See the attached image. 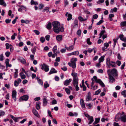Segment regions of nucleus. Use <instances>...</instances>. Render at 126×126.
<instances>
[{"instance_id":"nucleus-1","label":"nucleus","mask_w":126,"mask_h":126,"mask_svg":"<svg viewBox=\"0 0 126 126\" xmlns=\"http://www.w3.org/2000/svg\"><path fill=\"white\" fill-rule=\"evenodd\" d=\"M54 31L57 33L60 32H63L64 28L63 26L60 25L59 22L57 21H54L52 23Z\"/></svg>"},{"instance_id":"nucleus-2","label":"nucleus","mask_w":126,"mask_h":126,"mask_svg":"<svg viewBox=\"0 0 126 126\" xmlns=\"http://www.w3.org/2000/svg\"><path fill=\"white\" fill-rule=\"evenodd\" d=\"M77 59L76 58H72L71 61V63H69L68 65L70 67H72L73 68H75L76 67V62Z\"/></svg>"},{"instance_id":"nucleus-3","label":"nucleus","mask_w":126,"mask_h":126,"mask_svg":"<svg viewBox=\"0 0 126 126\" xmlns=\"http://www.w3.org/2000/svg\"><path fill=\"white\" fill-rule=\"evenodd\" d=\"M93 79L94 80L95 82L97 83H99L102 87H105V85L103 82L100 79H97L96 76L93 77Z\"/></svg>"},{"instance_id":"nucleus-4","label":"nucleus","mask_w":126,"mask_h":126,"mask_svg":"<svg viewBox=\"0 0 126 126\" xmlns=\"http://www.w3.org/2000/svg\"><path fill=\"white\" fill-rule=\"evenodd\" d=\"M123 112H119L117 114L115 117V120L116 122H118L121 120Z\"/></svg>"},{"instance_id":"nucleus-5","label":"nucleus","mask_w":126,"mask_h":126,"mask_svg":"<svg viewBox=\"0 0 126 126\" xmlns=\"http://www.w3.org/2000/svg\"><path fill=\"white\" fill-rule=\"evenodd\" d=\"M110 71L109 70L108 71V74L109 76V82L111 83H112L115 81V79L111 75V74L108 72V71Z\"/></svg>"},{"instance_id":"nucleus-6","label":"nucleus","mask_w":126,"mask_h":126,"mask_svg":"<svg viewBox=\"0 0 126 126\" xmlns=\"http://www.w3.org/2000/svg\"><path fill=\"white\" fill-rule=\"evenodd\" d=\"M49 66L46 64L44 63L43 64L41 68V69L44 70L45 72H47L49 70Z\"/></svg>"},{"instance_id":"nucleus-7","label":"nucleus","mask_w":126,"mask_h":126,"mask_svg":"<svg viewBox=\"0 0 126 126\" xmlns=\"http://www.w3.org/2000/svg\"><path fill=\"white\" fill-rule=\"evenodd\" d=\"M16 91L15 90H13L12 94V97L15 101H16Z\"/></svg>"},{"instance_id":"nucleus-8","label":"nucleus","mask_w":126,"mask_h":126,"mask_svg":"<svg viewBox=\"0 0 126 126\" xmlns=\"http://www.w3.org/2000/svg\"><path fill=\"white\" fill-rule=\"evenodd\" d=\"M110 74L112 75H114L116 76H118V74L117 73V71L116 69L115 68L112 69L110 71Z\"/></svg>"},{"instance_id":"nucleus-9","label":"nucleus","mask_w":126,"mask_h":126,"mask_svg":"<svg viewBox=\"0 0 126 126\" xmlns=\"http://www.w3.org/2000/svg\"><path fill=\"white\" fill-rule=\"evenodd\" d=\"M122 116L121 120L122 122H126V115L124 112H123L122 114Z\"/></svg>"},{"instance_id":"nucleus-10","label":"nucleus","mask_w":126,"mask_h":126,"mask_svg":"<svg viewBox=\"0 0 126 126\" xmlns=\"http://www.w3.org/2000/svg\"><path fill=\"white\" fill-rule=\"evenodd\" d=\"M32 111L33 114L36 117L38 118L40 117V116L38 114L37 111L36 110L32 109Z\"/></svg>"},{"instance_id":"nucleus-11","label":"nucleus","mask_w":126,"mask_h":126,"mask_svg":"<svg viewBox=\"0 0 126 126\" xmlns=\"http://www.w3.org/2000/svg\"><path fill=\"white\" fill-rule=\"evenodd\" d=\"M92 99L91 96V93L90 92L88 93V95L86 96V101H89L92 100Z\"/></svg>"},{"instance_id":"nucleus-12","label":"nucleus","mask_w":126,"mask_h":126,"mask_svg":"<svg viewBox=\"0 0 126 126\" xmlns=\"http://www.w3.org/2000/svg\"><path fill=\"white\" fill-rule=\"evenodd\" d=\"M78 78L73 79V85L78 84Z\"/></svg>"},{"instance_id":"nucleus-13","label":"nucleus","mask_w":126,"mask_h":126,"mask_svg":"<svg viewBox=\"0 0 126 126\" xmlns=\"http://www.w3.org/2000/svg\"><path fill=\"white\" fill-rule=\"evenodd\" d=\"M67 15L68 17L67 20L68 21H69L72 19V15L70 14H69L68 12H66L65 14V16H67Z\"/></svg>"},{"instance_id":"nucleus-14","label":"nucleus","mask_w":126,"mask_h":126,"mask_svg":"<svg viewBox=\"0 0 126 126\" xmlns=\"http://www.w3.org/2000/svg\"><path fill=\"white\" fill-rule=\"evenodd\" d=\"M72 81V79H69V80L67 79L64 82V84L66 86L68 85L70 82Z\"/></svg>"},{"instance_id":"nucleus-15","label":"nucleus","mask_w":126,"mask_h":126,"mask_svg":"<svg viewBox=\"0 0 126 126\" xmlns=\"http://www.w3.org/2000/svg\"><path fill=\"white\" fill-rule=\"evenodd\" d=\"M63 36L61 35H58L56 36V40L59 41H61L62 40Z\"/></svg>"},{"instance_id":"nucleus-16","label":"nucleus","mask_w":126,"mask_h":126,"mask_svg":"<svg viewBox=\"0 0 126 126\" xmlns=\"http://www.w3.org/2000/svg\"><path fill=\"white\" fill-rule=\"evenodd\" d=\"M29 98V97L26 95H25L20 98V99H21L23 100L27 101Z\"/></svg>"},{"instance_id":"nucleus-17","label":"nucleus","mask_w":126,"mask_h":126,"mask_svg":"<svg viewBox=\"0 0 126 126\" xmlns=\"http://www.w3.org/2000/svg\"><path fill=\"white\" fill-rule=\"evenodd\" d=\"M41 103L40 102H37L36 103V108L37 110H39L40 109Z\"/></svg>"},{"instance_id":"nucleus-18","label":"nucleus","mask_w":126,"mask_h":126,"mask_svg":"<svg viewBox=\"0 0 126 126\" xmlns=\"http://www.w3.org/2000/svg\"><path fill=\"white\" fill-rule=\"evenodd\" d=\"M65 48L68 50L70 51L73 50L74 48V46L73 45H71L68 47H66V45H65Z\"/></svg>"},{"instance_id":"nucleus-19","label":"nucleus","mask_w":126,"mask_h":126,"mask_svg":"<svg viewBox=\"0 0 126 126\" xmlns=\"http://www.w3.org/2000/svg\"><path fill=\"white\" fill-rule=\"evenodd\" d=\"M19 61L23 64H25L26 63V60L23 58H21L19 59Z\"/></svg>"},{"instance_id":"nucleus-20","label":"nucleus","mask_w":126,"mask_h":126,"mask_svg":"<svg viewBox=\"0 0 126 126\" xmlns=\"http://www.w3.org/2000/svg\"><path fill=\"white\" fill-rule=\"evenodd\" d=\"M10 116L11 118H12L15 122H17L18 121V119H20L21 118H22V117H19L18 118H16L12 115H10Z\"/></svg>"},{"instance_id":"nucleus-21","label":"nucleus","mask_w":126,"mask_h":126,"mask_svg":"<svg viewBox=\"0 0 126 126\" xmlns=\"http://www.w3.org/2000/svg\"><path fill=\"white\" fill-rule=\"evenodd\" d=\"M119 37L120 39L122 41H124V42H126V38L124 37V36L123 34H120L119 36Z\"/></svg>"},{"instance_id":"nucleus-22","label":"nucleus","mask_w":126,"mask_h":126,"mask_svg":"<svg viewBox=\"0 0 126 126\" xmlns=\"http://www.w3.org/2000/svg\"><path fill=\"white\" fill-rule=\"evenodd\" d=\"M78 21L77 20H75L74 23L73 27L75 28L78 27Z\"/></svg>"},{"instance_id":"nucleus-23","label":"nucleus","mask_w":126,"mask_h":126,"mask_svg":"<svg viewBox=\"0 0 126 126\" xmlns=\"http://www.w3.org/2000/svg\"><path fill=\"white\" fill-rule=\"evenodd\" d=\"M43 104L44 106H46L47 104V100L46 98H44L43 99Z\"/></svg>"},{"instance_id":"nucleus-24","label":"nucleus","mask_w":126,"mask_h":126,"mask_svg":"<svg viewBox=\"0 0 126 126\" xmlns=\"http://www.w3.org/2000/svg\"><path fill=\"white\" fill-rule=\"evenodd\" d=\"M80 103L82 107L84 108L85 107V106L84 103V101L82 99H80Z\"/></svg>"},{"instance_id":"nucleus-25","label":"nucleus","mask_w":126,"mask_h":126,"mask_svg":"<svg viewBox=\"0 0 126 126\" xmlns=\"http://www.w3.org/2000/svg\"><path fill=\"white\" fill-rule=\"evenodd\" d=\"M88 120L90 121L88 123V124L89 125L91 124L94 121V119L93 116H91L89 118H88Z\"/></svg>"},{"instance_id":"nucleus-26","label":"nucleus","mask_w":126,"mask_h":126,"mask_svg":"<svg viewBox=\"0 0 126 126\" xmlns=\"http://www.w3.org/2000/svg\"><path fill=\"white\" fill-rule=\"evenodd\" d=\"M30 3L31 5H33L36 6L38 5V4L37 2L34 1L33 0H31L30 2Z\"/></svg>"},{"instance_id":"nucleus-27","label":"nucleus","mask_w":126,"mask_h":126,"mask_svg":"<svg viewBox=\"0 0 126 126\" xmlns=\"http://www.w3.org/2000/svg\"><path fill=\"white\" fill-rule=\"evenodd\" d=\"M79 54V52L78 51H75L73 52L70 54V55H78Z\"/></svg>"},{"instance_id":"nucleus-28","label":"nucleus","mask_w":126,"mask_h":126,"mask_svg":"<svg viewBox=\"0 0 126 126\" xmlns=\"http://www.w3.org/2000/svg\"><path fill=\"white\" fill-rule=\"evenodd\" d=\"M57 72V71L54 68H52L50 70L49 73L51 74L52 73H55Z\"/></svg>"},{"instance_id":"nucleus-29","label":"nucleus","mask_w":126,"mask_h":126,"mask_svg":"<svg viewBox=\"0 0 126 126\" xmlns=\"http://www.w3.org/2000/svg\"><path fill=\"white\" fill-rule=\"evenodd\" d=\"M36 79L37 80L39 84L41 85H43V82L40 79L38 78V77H37L36 78Z\"/></svg>"},{"instance_id":"nucleus-30","label":"nucleus","mask_w":126,"mask_h":126,"mask_svg":"<svg viewBox=\"0 0 126 126\" xmlns=\"http://www.w3.org/2000/svg\"><path fill=\"white\" fill-rule=\"evenodd\" d=\"M121 27H126V21H124L121 22L120 23Z\"/></svg>"},{"instance_id":"nucleus-31","label":"nucleus","mask_w":126,"mask_h":126,"mask_svg":"<svg viewBox=\"0 0 126 126\" xmlns=\"http://www.w3.org/2000/svg\"><path fill=\"white\" fill-rule=\"evenodd\" d=\"M20 76L21 77V78L22 79H24L25 78L26 76L25 75L23 74V73L22 72H21L19 74Z\"/></svg>"},{"instance_id":"nucleus-32","label":"nucleus","mask_w":126,"mask_h":126,"mask_svg":"<svg viewBox=\"0 0 126 126\" xmlns=\"http://www.w3.org/2000/svg\"><path fill=\"white\" fill-rule=\"evenodd\" d=\"M72 76L73 77V79L78 78L77 76V74L75 72H72L71 73Z\"/></svg>"},{"instance_id":"nucleus-33","label":"nucleus","mask_w":126,"mask_h":126,"mask_svg":"<svg viewBox=\"0 0 126 126\" xmlns=\"http://www.w3.org/2000/svg\"><path fill=\"white\" fill-rule=\"evenodd\" d=\"M0 5H3L4 7L6 6V4L5 3L4 0H0Z\"/></svg>"},{"instance_id":"nucleus-34","label":"nucleus","mask_w":126,"mask_h":126,"mask_svg":"<svg viewBox=\"0 0 126 126\" xmlns=\"http://www.w3.org/2000/svg\"><path fill=\"white\" fill-rule=\"evenodd\" d=\"M110 59L109 58H108L106 59V63L108 66H110Z\"/></svg>"},{"instance_id":"nucleus-35","label":"nucleus","mask_w":126,"mask_h":126,"mask_svg":"<svg viewBox=\"0 0 126 126\" xmlns=\"http://www.w3.org/2000/svg\"><path fill=\"white\" fill-rule=\"evenodd\" d=\"M21 22L22 23H25L26 24L29 23L30 21L28 20H25L23 19H22L21 20Z\"/></svg>"},{"instance_id":"nucleus-36","label":"nucleus","mask_w":126,"mask_h":126,"mask_svg":"<svg viewBox=\"0 0 126 126\" xmlns=\"http://www.w3.org/2000/svg\"><path fill=\"white\" fill-rule=\"evenodd\" d=\"M111 66L112 67H115L116 66L115 63L113 61L111 62L110 64V66Z\"/></svg>"},{"instance_id":"nucleus-37","label":"nucleus","mask_w":126,"mask_h":126,"mask_svg":"<svg viewBox=\"0 0 126 126\" xmlns=\"http://www.w3.org/2000/svg\"><path fill=\"white\" fill-rule=\"evenodd\" d=\"M105 56H102L99 59V63H101L104 60Z\"/></svg>"},{"instance_id":"nucleus-38","label":"nucleus","mask_w":126,"mask_h":126,"mask_svg":"<svg viewBox=\"0 0 126 126\" xmlns=\"http://www.w3.org/2000/svg\"><path fill=\"white\" fill-rule=\"evenodd\" d=\"M52 27L51 24V23H48L47 25V28L48 30H50Z\"/></svg>"},{"instance_id":"nucleus-39","label":"nucleus","mask_w":126,"mask_h":126,"mask_svg":"<svg viewBox=\"0 0 126 126\" xmlns=\"http://www.w3.org/2000/svg\"><path fill=\"white\" fill-rule=\"evenodd\" d=\"M78 18L79 21H86L87 19L83 18L81 16H79L78 17Z\"/></svg>"},{"instance_id":"nucleus-40","label":"nucleus","mask_w":126,"mask_h":126,"mask_svg":"<svg viewBox=\"0 0 126 126\" xmlns=\"http://www.w3.org/2000/svg\"><path fill=\"white\" fill-rule=\"evenodd\" d=\"M119 39V37H118L114 39H113V41H114V47L116 45L117 40Z\"/></svg>"},{"instance_id":"nucleus-41","label":"nucleus","mask_w":126,"mask_h":126,"mask_svg":"<svg viewBox=\"0 0 126 126\" xmlns=\"http://www.w3.org/2000/svg\"><path fill=\"white\" fill-rule=\"evenodd\" d=\"M15 70L16 71V72L14 73V78H17L18 76V70L16 69H15Z\"/></svg>"},{"instance_id":"nucleus-42","label":"nucleus","mask_w":126,"mask_h":126,"mask_svg":"<svg viewBox=\"0 0 126 126\" xmlns=\"http://www.w3.org/2000/svg\"><path fill=\"white\" fill-rule=\"evenodd\" d=\"M121 94L125 97H126V90H125L121 92Z\"/></svg>"},{"instance_id":"nucleus-43","label":"nucleus","mask_w":126,"mask_h":126,"mask_svg":"<svg viewBox=\"0 0 126 126\" xmlns=\"http://www.w3.org/2000/svg\"><path fill=\"white\" fill-rule=\"evenodd\" d=\"M36 47H34L32 49L31 51L33 54H35V52L36 51Z\"/></svg>"},{"instance_id":"nucleus-44","label":"nucleus","mask_w":126,"mask_h":126,"mask_svg":"<svg viewBox=\"0 0 126 126\" xmlns=\"http://www.w3.org/2000/svg\"><path fill=\"white\" fill-rule=\"evenodd\" d=\"M100 119L99 118H96L95 121L94 123L93 124H95L98 123Z\"/></svg>"},{"instance_id":"nucleus-45","label":"nucleus","mask_w":126,"mask_h":126,"mask_svg":"<svg viewBox=\"0 0 126 126\" xmlns=\"http://www.w3.org/2000/svg\"><path fill=\"white\" fill-rule=\"evenodd\" d=\"M5 112L3 111L0 110V116L4 115L5 114Z\"/></svg>"},{"instance_id":"nucleus-46","label":"nucleus","mask_w":126,"mask_h":126,"mask_svg":"<svg viewBox=\"0 0 126 126\" xmlns=\"http://www.w3.org/2000/svg\"><path fill=\"white\" fill-rule=\"evenodd\" d=\"M65 92L68 94H69L70 93V91L69 89L66 88L65 89Z\"/></svg>"},{"instance_id":"nucleus-47","label":"nucleus","mask_w":126,"mask_h":126,"mask_svg":"<svg viewBox=\"0 0 126 126\" xmlns=\"http://www.w3.org/2000/svg\"><path fill=\"white\" fill-rule=\"evenodd\" d=\"M80 86L81 88H83V90L84 91H85L86 89V87L85 85H81V84L80 85Z\"/></svg>"},{"instance_id":"nucleus-48","label":"nucleus","mask_w":126,"mask_h":126,"mask_svg":"<svg viewBox=\"0 0 126 126\" xmlns=\"http://www.w3.org/2000/svg\"><path fill=\"white\" fill-rule=\"evenodd\" d=\"M44 7V5L42 4H40L39 6V10L42 9Z\"/></svg>"},{"instance_id":"nucleus-49","label":"nucleus","mask_w":126,"mask_h":126,"mask_svg":"<svg viewBox=\"0 0 126 126\" xmlns=\"http://www.w3.org/2000/svg\"><path fill=\"white\" fill-rule=\"evenodd\" d=\"M57 47L56 46H55L52 49V51L53 53L56 52L57 50Z\"/></svg>"},{"instance_id":"nucleus-50","label":"nucleus","mask_w":126,"mask_h":126,"mask_svg":"<svg viewBox=\"0 0 126 126\" xmlns=\"http://www.w3.org/2000/svg\"><path fill=\"white\" fill-rule=\"evenodd\" d=\"M16 35H17V34L16 33H14L11 36V39L12 40H14L15 38V36Z\"/></svg>"},{"instance_id":"nucleus-51","label":"nucleus","mask_w":126,"mask_h":126,"mask_svg":"<svg viewBox=\"0 0 126 126\" xmlns=\"http://www.w3.org/2000/svg\"><path fill=\"white\" fill-rule=\"evenodd\" d=\"M117 10V9L116 7L114 8L113 9H111L110 11V12L113 13V12H116Z\"/></svg>"},{"instance_id":"nucleus-52","label":"nucleus","mask_w":126,"mask_h":126,"mask_svg":"<svg viewBox=\"0 0 126 126\" xmlns=\"http://www.w3.org/2000/svg\"><path fill=\"white\" fill-rule=\"evenodd\" d=\"M101 92V90L99 89L95 92V94L97 95L98 94Z\"/></svg>"},{"instance_id":"nucleus-53","label":"nucleus","mask_w":126,"mask_h":126,"mask_svg":"<svg viewBox=\"0 0 126 126\" xmlns=\"http://www.w3.org/2000/svg\"><path fill=\"white\" fill-rule=\"evenodd\" d=\"M74 86L75 87L76 90L77 91H79V88L78 86V84H76L74 85Z\"/></svg>"},{"instance_id":"nucleus-54","label":"nucleus","mask_w":126,"mask_h":126,"mask_svg":"<svg viewBox=\"0 0 126 126\" xmlns=\"http://www.w3.org/2000/svg\"><path fill=\"white\" fill-rule=\"evenodd\" d=\"M91 89L93 90H95L98 87V86L97 85H95L94 86H93L91 87Z\"/></svg>"},{"instance_id":"nucleus-55","label":"nucleus","mask_w":126,"mask_h":126,"mask_svg":"<svg viewBox=\"0 0 126 126\" xmlns=\"http://www.w3.org/2000/svg\"><path fill=\"white\" fill-rule=\"evenodd\" d=\"M9 60L8 59H7L6 60L5 63L6 64V67L7 68L8 67V66H7V65L8 64H9Z\"/></svg>"},{"instance_id":"nucleus-56","label":"nucleus","mask_w":126,"mask_h":126,"mask_svg":"<svg viewBox=\"0 0 126 126\" xmlns=\"http://www.w3.org/2000/svg\"><path fill=\"white\" fill-rule=\"evenodd\" d=\"M46 83H45L44 85V86L45 88H47V87H48L49 86V84L47 83V82Z\"/></svg>"},{"instance_id":"nucleus-57","label":"nucleus","mask_w":126,"mask_h":126,"mask_svg":"<svg viewBox=\"0 0 126 126\" xmlns=\"http://www.w3.org/2000/svg\"><path fill=\"white\" fill-rule=\"evenodd\" d=\"M10 45H9V44L8 43H6L5 44V46H6V49H8L9 48H10Z\"/></svg>"},{"instance_id":"nucleus-58","label":"nucleus","mask_w":126,"mask_h":126,"mask_svg":"<svg viewBox=\"0 0 126 126\" xmlns=\"http://www.w3.org/2000/svg\"><path fill=\"white\" fill-rule=\"evenodd\" d=\"M84 12L87 14H90V12L88 11L87 9H84Z\"/></svg>"},{"instance_id":"nucleus-59","label":"nucleus","mask_w":126,"mask_h":126,"mask_svg":"<svg viewBox=\"0 0 126 126\" xmlns=\"http://www.w3.org/2000/svg\"><path fill=\"white\" fill-rule=\"evenodd\" d=\"M19 83L16 80L14 82V86L16 87H17Z\"/></svg>"},{"instance_id":"nucleus-60","label":"nucleus","mask_w":126,"mask_h":126,"mask_svg":"<svg viewBox=\"0 0 126 126\" xmlns=\"http://www.w3.org/2000/svg\"><path fill=\"white\" fill-rule=\"evenodd\" d=\"M98 17V15L96 14H95L93 15V18L94 19H97Z\"/></svg>"},{"instance_id":"nucleus-61","label":"nucleus","mask_w":126,"mask_h":126,"mask_svg":"<svg viewBox=\"0 0 126 126\" xmlns=\"http://www.w3.org/2000/svg\"><path fill=\"white\" fill-rule=\"evenodd\" d=\"M10 54V52L9 51H7L5 53V55L7 57H8Z\"/></svg>"},{"instance_id":"nucleus-62","label":"nucleus","mask_w":126,"mask_h":126,"mask_svg":"<svg viewBox=\"0 0 126 126\" xmlns=\"http://www.w3.org/2000/svg\"><path fill=\"white\" fill-rule=\"evenodd\" d=\"M40 40L41 42L42 43H44L45 40V38L43 37H41L40 39Z\"/></svg>"},{"instance_id":"nucleus-63","label":"nucleus","mask_w":126,"mask_h":126,"mask_svg":"<svg viewBox=\"0 0 126 126\" xmlns=\"http://www.w3.org/2000/svg\"><path fill=\"white\" fill-rule=\"evenodd\" d=\"M33 32L37 35H39L40 34V32L38 30H35L33 31Z\"/></svg>"},{"instance_id":"nucleus-64","label":"nucleus","mask_w":126,"mask_h":126,"mask_svg":"<svg viewBox=\"0 0 126 126\" xmlns=\"http://www.w3.org/2000/svg\"><path fill=\"white\" fill-rule=\"evenodd\" d=\"M104 0H99V1L97 2V3L98 4H100L101 3L104 2Z\"/></svg>"}]
</instances>
